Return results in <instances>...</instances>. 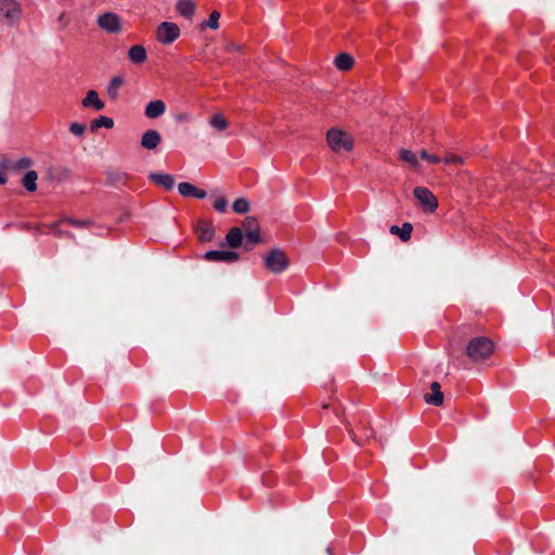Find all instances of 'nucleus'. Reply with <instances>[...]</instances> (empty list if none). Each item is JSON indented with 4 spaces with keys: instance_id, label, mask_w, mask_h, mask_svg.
<instances>
[{
    "instance_id": "f257e3e1",
    "label": "nucleus",
    "mask_w": 555,
    "mask_h": 555,
    "mask_svg": "<svg viewBox=\"0 0 555 555\" xmlns=\"http://www.w3.org/2000/svg\"><path fill=\"white\" fill-rule=\"evenodd\" d=\"M492 352L493 343L488 337H475L466 346V356L474 362L488 359Z\"/></svg>"
},
{
    "instance_id": "f03ea898",
    "label": "nucleus",
    "mask_w": 555,
    "mask_h": 555,
    "mask_svg": "<svg viewBox=\"0 0 555 555\" xmlns=\"http://www.w3.org/2000/svg\"><path fill=\"white\" fill-rule=\"evenodd\" d=\"M326 141L334 152L351 151L353 147V139L347 132L339 129H331L327 131Z\"/></svg>"
},
{
    "instance_id": "7ed1b4c3",
    "label": "nucleus",
    "mask_w": 555,
    "mask_h": 555,
    "mask_svg": "<svg viewBox=\"0 0 555 555\" xmlns=\"http://www.w3.org/2000/svg\"><path fill=\"white\" fill-rule=\"evenodd\" d=\"M289 266L286 254L280 248L271 249L264 257V267L274 274H280Z\"/></svg>"
},
{
    "instance_id": "20e7f679",
    "label": "nucleus",
    "mask_w": 555,
    "mask_h": 555,
    "mask_svg": "<svg viewBox=\"0 0 555 555\" xmlns=\"http://www.w3.org/2000/svg\"><path fill=\"white\" fill-rule=\"evenodd\" d=\"M0 16L4 23L14 26L22 18V8L15 0H0Z\"/></svg>"
},
{
    "instance_id": "39448f33",
    "label": "nucleus",
    "mask_w": 555,
    "mask_h": 555,
    "mask_svg": "<svg viewBox=\"0 0 555 555\" xmlns=\"http://www.w3.org/2000/svg\"><path fill=\"white\" fill-rule=\"evenodd\" d=\"M413 194L425 211L434 212L437 209L438 199L429 189L416 186Z\"/></svg>"
},
{
    "instance_id": "423d86ee",
    "label": "nucleus",
    "mask_w": 555,
    "mask_h": 555,
    "mask_svg": "<svg viewBox=\"0 0 555 555\" xmlns=\"http://www.w3.org/2000/svg\"><path fill=\"white\" fill-rule=\"evenodd\" d=\"M243 227L245 228V234L247 237L245 248L248 250L253 248L254 245L261 242L259 225L254 217H247L243 221Z\"/></svg>"
},
{
    "instance_id": "0eeeda50",
    "label": "nucleus",
    "mask_w": 555,
    "mask_h": 555,
    "mask_svg": "<svg viewBox=\"0 0 555 555\" xmlns=\"http://www.w3.org/2000/svg\"><path fill=\"white\" fill-rule=\"evenodd\" d=\"M180 36V28L171 22H163L157 28V39L164 44L173 42Z\"/></svg>"
},
{
    "instance_id": "6e6552de",
    "label": "nucleus",
    "mask_w": 555,
    "mask_h": 555,
    "mask_svg": "<svg viewBox=\"0 0 555 555\" xmlns=\"http://www.w3.org/2000/svg\"><path fill=\"white\" fill-rule=\"evenodd\" d=\"M98 25L109 34H118L121 30L119 16L111 12L100 15Z\"/></svg>"
},
{
    "instance_id": "1a4fd4ad",
    "label": "nucleus",
    "mask_w": 555,
    "mask_h": 555,
    "mask_svg": "<svg viewBox=\"0 0 555 555\" xmlns=\"http://www.w3.org/2000/svg\"><path fill=\"white\" fill-rule=\"evenodd\" d=\"M207 261L234 262L238 259V254L231 250H209L204 255Z\"/></svg>"
},
{
    "instance_id": "9d476101",
    "label": "nucleus",
    "mask_w": 555,
    "mask_h": 555,
    "mask_svg": "<svg viewBox=\"0 0 555 555\" xmlns=\"http://www.w3.org/2000/svg\"><path fill=\"white\" fill-rule=\"evenodd\" d=\"M201 242H210L215 236V228L211 221L201 220L195 228Z\"/></svg>"
},
{
    "instance_id": "9b49d317",
    "label": "nucleus",
    "mask_w": 555,
    "mask_h": 555,
    "mask_svg": "<svg viewBox=\"0 0 555 555\" xmlns=\"http://www.w3.org/2000/svg\"><path fill=\"white\" fill-rule=\"evenodd\" d=\"M430 392L424 395V400L428 404L440 406L443 404V393L441 391L440 384L433 382L430 384Z\"/></svg>"
},
{
    "instance_id": "f8f14e48",
    "label": "nucleus",
    "mask_w": 555,
    "mask_h": 555,
    "mask_svg": "<svg viewBox=\"0 0 555 555\" xmlns=\"http://www.w3.org/2000/svg\"><path fill=\"white\" fill-rule=\"evenodd\" d=\"M166 112V104L162 100H153L144 108V115L149 119H156Z\"/></svg>"
},
{
    "instance_id": "ddd939ff",
    "label": "nucleus",
    "mask_w": 555,
    "mask_h": 555,
    "mask_svg": "<svg viewBox=\"0 0 555 555\" xmlns=\"http://www.w3.org/2000/svg\"><path fill=\"white\" fill-rule=\"evenodd\" d=\"M162 141L158 131L154 129L146 130L141 138V146L146 150H155Z\"/></svg>"
},
{
    "instance_id": "4468645a",
    "label": "nucleus",
    "mask_w": 555,
    "mask_h": 555,
    "mask_svg": "<svg viewBox=\"0 0 555 555\" xmlns=\"http://www.w3.org/2000/svg\"><path fill=\"white\" fill-rule=\"evenodd\" d=\"M33 165V160L29 157L20 158L16 162L10 159L1 160V166L3 168H9V170L21 171L30 168Z\"/></svg>"
},
{
    "instance_id": "2eb2a0df",
    "label": "nucleus",
    "mask_w": 555,
    "mask_h": 555,
    "mask_svg": "<svg viewBox=\"0 0 555 555\" xmlns=\"http://www.w3.org/2000/svg\"><path fill=\"white\" fill-rule=\"evenodd\" d=\"M150 180L155 184L163 186L166 190H171L175 185V179L169 173L152 172L149 176Z\"/></svg>"
},
{
    "instance_id": "dca6fc26",
    "label": "nucleus",
    "mask_w": 555,
    "mask_h": 555,
    "mask_svg": "<svg viewBox=\"0 0 555 555\" xmlns=\"http://www.w3.org/2000/svg\"><path fill=\"white\" fill-rule=\"evenodd\" d=\"M83 107H93L95 111H102L105 106L104 102L99 98L94 90H89L86 98L82 100Z\"/></svg>"
},
{
    "instance_id": "f3484780",
    "label": "nucleus",
    "mask_w": 555,
    "mask_h": 555,
    "mask_svg": "<svg viewBox=\"0 0 555 555\" xmlns=\"http://www.w3.org/2000/svg\"><path fill=\"white\" fill-rule=\"evenodd\" d=\"M389 231L399 236L402 242H408L411 238L413 225L410 222H404L401 227L391 225Z\"/></svg>"
},
{
    "instance_id": "a211bd4d",
    "label": "nucleus",
    "mask_w": 555,
    "mask_h": 555,
    "mask_svg": "<svg viewBox=\"0 0 555 555\" xmlns=\"http://www.w3.org/2000/svg\"><path fill=\"white\" fill-rule=\"evenodd\" d=\"M128 57L134 64H142L146 61L147 55L143 46L135 44L129 49Z\"/></svg>"
},
{
    "instance_id": "6ab92c4d",
    "label": "nucleus",
    "mask_w": 555,
    "mask_h": 555,
    "mask_svg": "<svg viewBox=\"0 0 555 555\" xmlns=\"http://www.w3.org/2000/svg\"><path fill=\"white\" fill-rule=\"evenodd\" d=\"M227 244L232 248H237L243 242V232L240 228L234 227L230 229L225 236Z\"/></svg>"
},
{
    "instance_id": "aec40b11",
    "label": "nucleus",
    "mask_w": 555,
    "mask_h": 555,
    "mask_svg": "<svg viewBox=\"0 0 555 555\" xmlns=\"http://www.w3.org/2000/svg\"><path fill=\"white\" fill-rule=\"evenodd\" d=\"M124 85V78L121 76H114L108 86H107V94L112 100L118 98L119 89Z\"/></svg>"
},
{
    "instance_id": "412c9836",
    "label": "nucleus",
    "mask_w": 555,
    "mask_h": 555,
    "mask_svg": "<svg viewBox=\"0 0 555 555\" xmlns=\"http://www.w3.org/2000/svg\"><path fill=\"white\" fill-rule=\"evenodd\" d=\"M178 12L184 17H191L195 11V4L192 0H179L177 3Z\"/></svg>"
},
{
    "instance_id": "4be33fe9",
    "label": "nucleus",
    "mask_w": 555,
    "mask_h": 555,
    "mask_svg": "<svg viewBox=\"0 0 555 555\" xmlns=\"http://www.w3.org/2000/svg\"><path fill=\"white\" fill-rule=\"evenodd\" d=\"M209 125L217 131H223L229 127V121L222 114L217 113L210 117Z\"/></svg>"
},
{
    "instance_id": "5701e85b",
    "label": "nucleus",
    "mask_w": 555,
    "mask_h": 555,
    "mask_svg": "<svg viewBox=\"0 0 555 555\" xmlns=\"http://www.w3.org/2000/svg\"><path fill=\"white\" fill-rule=\"evenodd\" d=\"M335 65L340 70H348L353 65V59L347 53H340L335 59Z\"/></svg>"
},
{
    "instance_id": "b1692460",
    "label": "nucleus",
    "mask_w": 555,
    "mask_h": 555,
    "mask_svg": "<svg viewBox=\"0 0 555 555\" xmlns=\"http://www.w3.org/2000/svg\"><path fill=\"white\" fill-rule=\"evenodd\" d=\"M37 179H38L37 172L34 170H28L26 172V175L24 176L22 183L27 191L34 192L37 189V184H36Z\"/></svg>"
},
{
    "instance_id": "393cba45",
    "label": "nucleus",
    "mask_w": 555,
    "mask_h": 555,
    "mask_svg": "<svg viewBox=\"0 0 555 555\" xmlns=\"http://www.w3.org/2000/svg\"><path fill=\"white\" fill-rule=\"evenodd\" d=\"M101 127L111 129L114 127V120L106 116H100L99 118L93 119L90 124V129L93 132L96 131Z\"/></svg>"
},
{
    "instance_id": "a878e982",
    "label": "nucleus",
    "mask_w": 555,
    "mask_h": 555,
    "mask_svg": "<svg viewBox=\"0 0 555 555\" xmlns=\"http://www.w3.org/2000/svg\"><path fill=\"white\" fill-rule=\"evenodd\" d=\"M62 223H65V222H64V221H62V219H61V220H59V221H56V222L50 223V224L48 225V228H49V229L53 232V234H54L56 237H59V238H61V237H67V238H70V240H75V235H74L72 232L63 231V230H61V229H60V225H61Z\"/></svg>"
},
{
    "instance_id": "bb28decb",
    "label": "nucleus",
    "mask_w": 555,
    "mask_h": 555,
    "mask_svg": "<svg viewBox=\"0 0 555 555\" xmlns=\"http://www.w3.org/2000/svg\"><path fill=\"white\" fill-rule=\"evenodd\" d=\"M399 158L402 162L408 163L413 168L418 167V159H417L416 155L411 150H408V149L401 150L399 152Z\"/></svg>"
},
{
    "instance_id": "cd10ccee",
    "label": "nucleus",
    "mask_w": 555,
    "mask_h": 555,
    "mask_svg": "<svg viewBox=\"0 0 555 555\" xmlns=\"http://www.w3.org/2000/svg\"><path fill=\"white\" fill-rule=\"evenodd\" d=\"M233 210L236 214H245L249 210V202L244 198L240 197L233 203Z\"/></svg>"
},
{
    "instance_id": "c85d7f7f",
    "label": "nucleus",
    "mask_w": 555,
    "mask_h": 555,
    "mask_svg": "<svg viewBox=\"0 0 555 555\" xmlns=\"http://www.w3.org/2000/svg\"><path fill=\"white\" fill-rule=\"evenodd\" d=\"M219 18L220 13L218 11H212L208 21L203 22L202 28L209 27L211 29H217L219 27Z\"/></svg>"
},
{
    "instance_id": "c756f323",
    "label": "nucleus",
    "mask_w": 555,
    "mask_h": 555,
    "mask_svg": "<svg viewBox=\"0 0 555 555\" xmlns=\"http://www.w3.org/2000/svg\"><path fill=\"white\" fill-rule=\"evenodd\" d=\"M178 191L184 197H193L195 186L189 182H181L178 185Z\"/></svg>"
},
{
    "instance_id": "7c9ffc66",
    "label": "nucleus",
    "mask_w": 555,
    "mask_h": 555,
    "mask_svg": "<svg viewBox=\"0 0 555 555\" xmlns=\"http://www.w3.org/2000/svg\"><path fill=\"white\" fill-rule=\"evenodd\" d=\"M62 221L75 228H88L91 224L89 220H78L70 217H63Z\"/></svg>"
},
{
    "instance_id": "2f4dec72",
    "label": "nucleus",
    "mask_w": 555,
    "mask_h": 555,
    "mask_svg": "<svg viewBox=\"0 0 555 555\" xmlns=\"http://www.w3.org/2000/svg\"><path fill=\"white\" fill-rule=\"evenodd\" d=\"M69 131L76 137H82L86 132V126L80 122H73L69 126Z\"/></svg>"
},
{
    "instance_id": "473e14b6",
    "label": "nucleus",
    "mask_w": 555,
    "mask_h": 555,
    "mask_svg": "<svg viewBox=\"0 0 555 555\" xmlns=\"http://www.w3.org/2000/svg\"><path fill=\"white\" fill-rule=\"evenodd\" d=\"M443 162L447 165H462L464 163V158L455 154H448L443 158Z\"/></svg>"
},
{
    "instance_id": "72a5a7b5",
    "label": "nucleus",
    "mask_w": 555,
    "mask_h": 555,
    "mask_svg": "<svg viewBox=\"0 0 555 555\" xmlns=\"http://www.w3.org/2000/svg\"><path fill=\"white\" fill-rule=\"evenodd\" d=\"M420 156L431 164H439L442 160L439 156L430 155L425 150L421 151Z\"/></svg>"
},
{
    "instance_id": "f704fd0d",
    "label": "nucleus",
    "mask_w": 555,
    "mask_h": 555,
    "mask_svg": "<svg viewBox=\"0 0 555 555\" xmlns=\"http://www.w3.org/2000/svg\"><path fill=\"white\" fill-rule=\"evenodd\" d=\"M227 206L228 201L224 197H220L214 203V208L219 212H225Z\"/></svg>"
},
{
    "instance_id": "c9c22d12",
    "label": "nucleus",
    "mask_w": 555,
    "mask_h": 555,
    "mask_svg": "<svg viewBox=\"0 0 555 555\" xmlns=\"http://www.w3.org/2000/svg\"><path fill=\"white\" fill-rule=\"evenodd\" d=\"M242 50V46L236 42H229L225 46V51L229 53L240 52Z\"/></svg>"
},
{
    "instance_id": "e433bc0d",
    "label": "nucleus",
    "mask_w": 555,
    "mask_h": 555,
    "mask_svg": "<svg viewBox=\"0 0 555 555\" xmlns=\"http://www.w3.org/2000/svg\"><path fill=\"white\" fill-rule=\"evenodd\" d=\"M206 195H207L206 191H204V190H199V189L195 188V192H194L193 197H196V198H201V199H202V198H205V197H206Z\"/></svg>"
},
{
    "instance_id": "4c0bfd02",
    "label": "nucleus",
    "mask_w": 555,
    "mask_h": 555,
    "mask_svg": "<svg viewBox=\"0 0 555 555\" xmlns=\"http://www.w3.org/2000/svg\"><path fill=\"white\" fill-rule=\"evenodd\" d=\"M349 435L351 436V438L353 439V441H357V440H356V437H354V435H353V433H352V430H351V429H349Z\"/></svg>"
}]
</instances>
